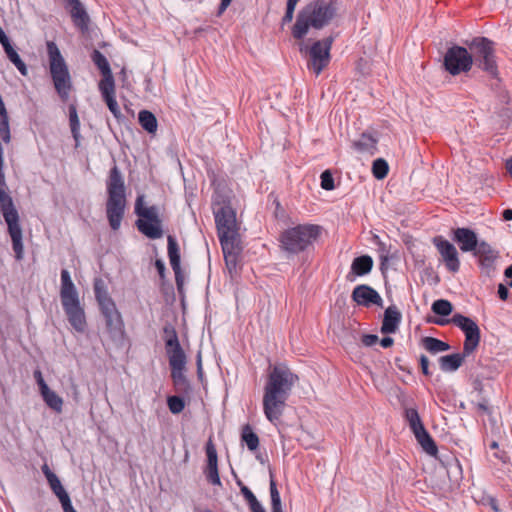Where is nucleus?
<instances>
[{
  "label": "nucleus",
  "mask_w": 512,
  "mask_h": 512,
  "mask_svg": "<svg viewBox=\"0 0 512 512\" xmlns=\"http://www.w3.org/2000/svg\"><path fill=\"white\" fill-rule=\"evenodd\" d=\"M299 377L287 364L270 365L263 387L262 406L266 419L276 425L282 418L287 401Z\"/></svg>",
  "instance_id": "f257e3e1"
},
{
  "label": "nucleus",
  "mask_w": 512,
  "mask_h": 512,
  "mask_svg": "<svg viewBox=\"0 0 512 512\" xmlns=\"http://www.w3.org/2000/svg\"><path fill=\"white\" fill-rule=\"evenodd\" d=\"M106 188V217L110 228L118 231L125 215L127 200L124 178L116 165L110 169Z\"/></svg>",
  "instance_id": "f03ea898"
},
{
  "label": "nucleus",
  "mask_w": 512,
  "mask_h": 512,
  "mask_svg": "<svg viewBox=\"0 0 512 512\" xmlns=\"http://www.w3.org/2000/svg\"><path fill=\"white\" fill-rule=\"evenodd\" d=\"M335 8L327 0H316L307 4L298 13L292 28L295 39H303L310 27L321 29L334 17Z\"/></svg>",
  "instance_id": "7ed1b4c3"
},
{
  "label": "nucleus",
  "mask_w": 512,
  "mask_h": 512,
  "mask_svg": "<svg viewBox=\"0 0 512 512\" xmlns=\"http://www.w3.org/2000/svg\"><path fill=\"white\" fill-rule=\"evenodd\" d=\"M60 300L69 324L78 333L87 328L84 307L80 303L79 293L67 269L61 271Z\"/></svg>",
  "instance_id": "20e7f679"
},
{
  "label": "nucleus",
  "mask_w": 512,
  "mask_h": 512,
  "mask_svg": "<svg viewBox=\"0 0 512 512\" xmlns=\"http://www.w3.org/2000/svg\"><path fill=\"white\" fill-rule=\"evenodd\" d=\"M163 333L173 384L177 390L187 391L190 388L189 382L184 374L187 357L179 342L176 329L173 325L166 324L163 328Z\"/></svg>",
  "instance_id": "39448f33"
},
{
  "label": "nucleus",
  "mask_w": 512,
  "mask_h": 512,
  "mask_svg": "<svg viewBox=\"0 0 512 512\" xmlns=\"http://www.w3.org/2000/svg\"><path fill=\"white\" fill-rule=\"evenodd\" d=\"M320 234L321 227L319 225H296L280 234V248L289 255H298L312 246Z\"/></svg>",
  "instance_id": "423d86ee"
},
{
  "label": "nucleus",
  "mask_w": 512,
  "mask_h": 512,
  "mask_svg": "<svg viewBox=\"0 0 512 512\" xmlns=\"http://www.w3.org/2000/svg\"><path fill=\"white\" fill-rule=\"evenodd\" d=\"M49 71L54 88L62 102H67L72 91V79L68 66L54 41H47Z\"/></svg>",
  "instance_id": "0eeeda50"
},
{
  "label": "nucleus",
  "mask_w": 512,
  "mask_h": 512,
  "mask_svg": "<svg viewBox=\"0 0 512 512\" xmlns=\"http://www.w3.org/2000/svg\"><path fill=\"white\" fill-rule=\"evenodd\" d=\"M473 63L493 78L498 77L495 44L486 37H475L468 44Z\"/></svg>",
  "instance_id": "6e6552de"
},
{
  "label": "nucleus",
  "mask_w": 512,
  "mask_h": 512,
  "mask_svg": "<svg viewBox=\"0 0 512 512\" xmlns=\"http://www.w3.org/2000/svg\"><path fill=\"white\" fill-rule=\"evenodd\" d=\"M143 198V195H140L135 202V214L139 217L136 221V227L146 237L159 239L163 235V230L158 207L154 205L145 207Z\"/></svg>",
  "instance_id": "1a4fd4ad"
},
{
  "label": "nucleus",
  "mask_w": 512,
  "mask_h": 512,
  "mask_svg": "<svg viewBox=\"0 0 512 512\" xmlns=\"http://www.w3.org/2000/svg\"><path fill=\"white\" fill-rule=\"evenodd\" d=\"M213 213L220 243L240 241L236 213L230 204L214 202Z\"/></svg>",
  "instance_id": "9d476101"
},
{
  "label": "nucleus",
  "mask_w": 512,
  "mask_h": 512,
  "mask_svg": "<svg viewBox=\"0 0 512 512\" xmlns=\"http://www.w3.org/2000/svg\"><path fill=\"white\" fill-rule=\"evenodd\" d=\"M443 64L445 70L455 76L470 71L473 58L465 47L453 45L446 51Z\"/></svg>",
  "instance_id": "9b49d317"
},
{
  "label": "nucleus",
  "mask_w": 512,
  "mask_h": 512,
  "mask_svg": "<svg viewBox=\"0 0 512 512\" xmlns=\"http://www.w3.org/2000/svg\"><path fill=\"white\" fill-rule=\"evenodd\" d=\"M451 322L463 331L465 340L463 348L465 354H472L479 346L481 333L478 324L470 317L460 313L453 315Z\"/></svg>",
  "instance_id": "f8f14e48"
},
{
  "label": "nucleus",
  "mask_w": 512,
  "mask_h": 512,
  "mask_svg": "<svg viewBox=\"0 0 512 512\" xmlns=\"http://www.w3.org/2000/svg\"><path fill=\"white\" fill-rule=\"evenodd\" d=\"M334 38L329 36L323 40H318L313 43L309 50L310 61L308 68L311 69L317 76L328 66L330 62V50Z\"/></svg>",
  "instance_id": "ddd939ff"
},
{
  "label": "nucleus",
  "mask_w": 512,
  "mask_h": 512,
  "mask_svg": "<svg viewBox=\"0 0 512 512\" xmlns=\"http://www.w3.org/2000/svg\"><path fill=\"white\" fill-rule=\"evenodd\" d=\"M105 320L106 331L112 341H123L125 337V324L116 304L112 303L100 307Z\"/></svg>",
  "instance_id": "4468645a"
},
{
  "label": "nucleus",
  "mask_w": 512,
  "mask_h": 512,
  "mask_svg": "<svg viewBox=\"0 0 512 512\" xmlns=\"http://www.w3.org/2000/svg\"><path fill=\"white\" fill-rule=\"evenodd\" d=\"M433 244L445 262L447 269L453 273L458 272L460 268V260L455 246L442 236L434 237Z\"/></svg>",
  "instance_id": "2eb2a0df"
},
{
  "label": "nucleus",
  "mask_w": 512,
  "mask_h": 512,
  "mask_svg": "<svg viewBox=\"0 0 512 512\" xmlns=\"http://www.w3.org/2000/svg\"><path fill=\"white\" fill-rule=\"evenodd\" d=\"M167 242L170 265L175 275L177 290L181 292L184 286V276L181 269L180 249L175 237H173L172 235H169L167 237Z\"/></svg>",
  "instance_id": "dca6fc26"
},
{
  "label": "nucleus",
  "mask_w": 512,
  "mask_h": 512,
  "mask_svg": "<svg viewBox=\"0 0 512 512\" xmlns=\"http://www.w3.org/2000/svg\"><path fill=\"white\" fill-rule=\"evenodd\" d=\"M351 297L354 302L364 307H369L372 304L377 306L383 305V300L379 293L366 284L356 286Z\"/></svg>",
  "instance_id": "f3484780"
},
{
  "label": "nucleus",
  "mask_w": 512,
  "mask_h": 512,
  "mask_svg": "<svg viewBox=\"0 0 512 512\" xmlns=\"http://www.w3.org/2000/svg\"><path fill=\"white\" fill-rule=\"evenodd\" d=\"M73 24L82 32L88 30L90 18L80 0H63Z\"/></svg>",
  "instance_id": "a211bd4d"
},
{
  "label": "nucleus",
  "mask_w": 512,
  "mask_h": 512,
  "mask_svg": "<svg viewBox=\"0 0 512 512\" xmlns=\"http://www.w3.org/2000/svg\"><path fill=\"white\" fill-rule=\"evenodd\" d=\"M474 255L479 258L481 268L489 275L495 271V261L498 258V252L495 251L490 244L480 241L474 250Z\"/></svg>",
  "instance_id": "6ab92c4d"
},
{
  "label": "nucleus",
  "mask_w": 512,
  "mask_h": 512,
  "mask_svg": "<svg viewBox=\"0 0 512 512\" xmlns=\"http://www.w3.org/2000/svg\"><path fill=\"white\" fill-rule=\"evenodd\" d=\"M453 240L458 243L462 252H474L479 245L477 234L469 228H457L453 232Z\"/></svg>",
  "instance_id": "aec40b11"
},
{
  "label": "nucleus",
  "mask_w": 512,
  "mask_h": 512,
  "mask_svg": "<svg viewBox=\"0 0 512 512\" xmlns=\"http://www.w3.org/2000/svg\"><path fill=\"white\" fill-rule=\"evenodd\" d=\"M373 259L369 255L358 256L353 259L350 271L346 275V280L354 282L357 277L369 274L373 268Z\"/></svg>",
  "instance_id": "412c9836"
},
{
  "label": "nucleus",
  "mask_w": 512,
  "mask_h": 512,
  "mask_svg": "<svg viewBox=\"0 0 512 512\" xmlns=\"http://www.w3.org/2000/svg\"><path fill=\"white\" fill-rule=\"evenodd\" d=\"M402 315L395 305H391L385 309L381 326L383 334H393L398 330Z\"/></svg>",
  "instance_id": "4be33fe9"
},
{
  "label": "nucleus",
  "mask_w": 512,
  "mask_h": 512,
  "mask_svg": "<svg viewBox=\"0 0 512 512\" xmlns=\"http://www.w3.org/2000/svg\"><path fill=\"white\" fill-rule=\"evenodd\" d=\"M222 252L224 255V260L227 268L230 272L236 269L238 256L240 255L242 248L240 246V241L235 242H224L220 243Z\"/></svg>",
  "instance_id": "5701e85b"
},
{
  "label": "nucleus",
  "mask_w": 512,
  "mask_h": 512,
  "mask_svg": "<svg viewBox=\"0 0 512 512\" xmlns=\"http://www.w3.org/2000/svg\"><path fill=\"white\" fill-rule=\"evenodd\" d=\"M91 59L102 74V79L100 80L98 85L115 82L109 62L107 58L99 50L95 49L92 52Z\"/></svg>",
  "instance_id": "b1692460"
},
{
  "label": "nucleus",
  "mask_w": 512,
  "mask_h": 512,
  "mask_svg": "<svg viewBox=\"0 0 512 512\" xmlns=\"http://www.w3.org/2000/svg\"><path fill=\"white\" fill-rule=\"evenodd\" d=\"M103 100L107 104L110 112L114 117L119 118L121 115L120 108L115 97V82L98 85Z\"/></svg>",
  "instance_id": "393cba45"
},
{
  "label": "nucleus",
  "mask_w": 512,
  "mask_h": 512,
  "mask_svg": "<svg viewBox=\"0 0 512 512\" xmlns=\"http://www.w3.org/2000/svg\"><path fill=\"white\" fill-rule=\"evenodd\" d=\"M470 354H465L464 350L462 353H454L450 355L441 356L439 358V366L443 372H454L464 362L465 358Z\"/></svg>",
  "instance_id": "a878e982"
},
{
  "label": "nucleus",
  "mask_w": 512,
  "mask_h": 512,
  "mask_svg": "<svg viewBox=\"0 0 512 512\" xmlns=\"http://www.w3.org/2000/svg\"><path fill=\"white\" fill-rule=\"evenodd\" d=\"M41 469L47 479V482L51 490L58 497L59 501H62L64 498L69 497L68 493L62 486L59 478L54 472L51 471L49 466L47 464H44Z\"/></svg>",
  "instance_id": "bb28decb"
},
{
  "label": "nucleus",
  "mask_w": 512,
  "mask_h": 512,
  "mask_svg": "<svg viewBox=\"0 0 512 512\" xmlns=\"http://www.w3.org/2000/svg\"><path fill=\"white\" fill-rule=\"evenodd\" d=\"M377 139L372 135L363 133L360 138L353 142V148L361 153H369L373 155L377 148Z\"/></svg>",
  "instance_id": "cd10ccee"
},
{
  "label": "nucleus",
  "mask_w": 512,
  "mask_h": 512,
  "mask_svg": "<svg viewBox=\"0 0 512 512\" xmlns=\"http://www.w3.org/2000/svg\"><path fill=\"white\" fill-rule=\"evenodd\" d=\"M93 289L96 301L99 307L110 305L115 303L107 292L105 282L101 278H96L93 283Z\"/></svg>",
  "instance_id": "c85d7f7f"
},
{
  "label": "nucleus",
  "mask_w": 512,
  "mask_h": 512,
  "mask_svg": "<svg viewBox=\"0 0 512 512\" xmlns=\"http://www.w3.org/2000/svg\"><path fill=\"white\" fill-rule=\"evenodd\" d=\"M3 49L6 53L7 58L14 64V66L17 68L20 74L23 76H27L28 68L25 62L21 59V57L15 50V48L12 46V44L9 42L5 46H3Z\"/></svg>",
  "instance_id": "c756f323"
},
{
  "label": "nucleus",
  "mask_w": 512,
  "mask_h": 512,
  "mask_svg": "<svg viewBox=\"0 0 512 512\" xmlns=\"http://www.w3.org/2000/svg\"><path fill=\"white\" fill-rule=\"evenodd\" d=\"M241 442L244 443L250 451H255L259 447V437L249 424L242 427Z\"/></svg>",
  "instance_id": "7c9ffc66"
},
{
  "label": "nucleus",
  "mask_w": 512,
  "mask_h": 512,
  "mask_svg": "<svg viewBox=\"0 0 512 512\" xmlns=\"http://www.w3.org/2000/svg\"><path fill=\"white\" fill-rule=\"evenodd\" d=\"M138 120L141 127L148 133L154 134L157 131V119L152 112L148 110L140 111L138 114Z\"/></svg>",
  "instance_id": "2f4dec72"
},
{
  "label": "nucleus",
  "mask_w": 512,
  "mask_h": 512,
  "mask_svg": "<svg viewBox=\"0 0 512 512\" xmlns=\"http://www.w3.org/2000/svg\"><path fill=\"white\" fill-rule=\"evenodd\" d=\"M423 347L432 354L444 352L450 349V345L434 337H424L422 339Z\"/></svg>",
  "instance_id": "473e14b6"
},
{
  "label": "nucleus",
  "mask_w": 512,
  "mask_h": 512,
  "mask_svg": "<svg viewBox=\"0 0 512 512\" xmlns=\"http://www.w3.org/2000/svg\"><path fill=\"white\" fill-rule=\"evenodd\" d=\"M46 405L56 411L57 413L62 412L63 408V399L50 388L41 394Z\"/></svg>",
  "instance_id": "72a5a7b5"
},
{
  "label": "nucleus",
  "mask_w": 512,
  "mask_h": 512,
  "mask_svg": "<svg viewBox=\"0 0 512 512\" xmlns=\"http://www.w3.org/2000/svg\"><path fill=\"white\" fill-rule=\"evenodd\" d=\"M69 111V124L72 136L76 143L79 142L80 139V121L77 113V108L75 104H70L68 107Z\"/></svg>",
  "instance_id": "f704fd0d"
},
{
  "label": "nucleus",
  "mask_w": 512,
  "mask_h": 512,
  "mask_svg": "<svg viewBox=\"0 0 512 512\" xmlns=\"http://www.w3.org/2000/svg\"><path fill=\"white\" fill-rule=\"evenodd\" d=\"M404 418L407 421L409 428L411 431L418 429L419 427L424 426L423 422L419 416V413L415 407H405L404 408Z\"/></svg>",
  "instance_id": "c9c22d12"
},
{
  "label": "nucleus",
  "mask_w": 512,
  "mask_h": 512,
  "mask_svg": "<svg viewBox=\"0 0 512 512\" xmlns=\"http://www.w3.org/2000/svg\"><path fill=\"white\" fill-rule=\"evenodd\" d=\"M388 171H389V166H388V163L386 162V160H384L382 158H378V159L374 160L373 165H372V173L376 179H378V180L384 179L387 176Z\"/></svg>",
  "instance_id": "e433bc0d"
},
{
  "label": "nucleus",
  "mask_w": 512,
  "mask_h": 512,
  "mask_svg": "<svg viewBox=\"0 0 512 512\" xmlns=\"http://www.w3.org/2000/svg\"><path fill=\"white\" fill-rule=\"evenodd\" d=\"M271 512H283L281 498L274 479L270 480Z\"/></svg>",
  "instance_id": "4c0bfd02"
},
{
  "label": "nucleus",
  "mask_w": 512,
  "mask_h": 512,
  "mask_svg": "<svg viewBox=\"0 0 512 512\" xmlns=\"http://www.w3.org/2000/svg\"><path fill=\"white\" fill-rule=\"evenodd\" d=\"M432 311L441 316H448L451 314L453 307L452 304L445 299H439L433 302Z\"/></svg>",
  "instance_id": "58836bf2"
},
{
  "label": "nucleus",
  "mask_w": 512,
  "mask_h": 512,
  "mask_svg": "<svg viewBox=\"0 0 512 512\" xmlns=\"http://www.w3.org/2000/svg\"><path fill=\"white\" fill-rule=\"evenodd\" d=\"M0 136L4 143H9L11 140L8 112L4 115L0 114Z\"/></svg>",
  "instance_id": "ea45409f"
},
{
  "label": "nucleus",
  "mask_w": 512,
  "mask_h": 512,
  "mask_svg": "<svg viewBox=\"0 0 512 512\" xmlns=\"http://www.w3.org/2000/svg\"><path fill=\"white\" fill-rule=\"evenodd\" d=\"M167 405L171 413L179 414L185 408V402L183 398L179 396H169L167 399Z\"/></svg>",
  "instance_id": "a19ab883"
},
{
  "label": "nucleus",
  "mask_w": 512,
  "mask_h": 512,
  "mask_svg": "<svg viewBox=\"0 0 512 512\" xmlns=\"http://www.w3.org/2000/svg\"><path fill=\"white\" fill-rule=\"evenodd\" d=\"M206 455H207V466L206 467H218L217 451H216V448L211 440H209L206 444Z\"/></svg>",
  "instance_id": "79ce46f5"
},
{
  "label": "nucleus",
  "mask_w": 512,
  "mask_h": 512,
  "mask_svg": "<svg viewBox=\"0 0 512 512\" xmlns=\"http://www.w3.org/2000/svg\"><path fill=\"white\" fill-rule=\"evenodd\" d=\"M375 243L377 244L378 252L380 253L381 265H384L390 259V247L382 242L378 236H375Z\"/></svg>",
  "instance_id": "37998d69"
},
{
  "label": "nucleus",
  "mask_w": 512,
  "mask_h": 512,
  "mask_svg": "<svg viewBox=\"0 0 512 512\" xmlns=\"http://www.w3.org/2000/svg\"><path fill=\"white\" fill-rule=\"evenodd\" d=\"M206 479L212 485H221L218 467H206L204 470Z\"/></svg>",
  "instance_id": "c03bdc74"
},
{
  "label": "nucleus",
  "mask_w": 512,
  "mask_h": 512,
  "mask_svg": "<svg viewBox=\"0 0 512 512\" xmlns=\"http://www.w3.org/2000/svg\"><path fill=\"white\" fill-rule=\"evenodd\" d=\"M321 188L327 191H331L335 188L334 178L330 170L322 172L321 176Z\"/></svg>",
  "instance_id": "a18cd8bd"
},
{
  "label": "nucleus",
  "mask_w": 512,
  "mask_h": 512,
  "mask_svg": "<svg viewBox=\"0 0 512 512\" xmlns=\"http://www.w3.org/2000/svg\"><path fill=\"white\" fill-rule=\"evenodd\" d=\"M423 451H425L428 455L435 457L438 453L437 445L434 439L430 436L423 443L420 444Z\"/></svg>",
  "instance_id": "49530a36"
},
{
  "label": "nucleus",
  "mask_w": 512,
  "mask_h": 512,
  "mask_svg": "<svg viewBox=\"0 0 512 512\" xmlns=\"http://www.w3.org/2000/svg\"><path fill=\"white\" fill-rule=\"evenodd\" d=\"M412 432H413L417 442L419 443V445L431 436L424 426L419 427L418 429H416Z\"/></svg>",
  "instance_id": "de8ad7c7"
},
{
  "label": "nucleus",
  "mask_w": 512,
  "mask_h": 512,
  "mask_svg": "<svg viewBox=\"0 0 512 512\" xmlns=\"http://www.w3.org/2000/svg\"><path fill=\"white\" fill-rule=\"evenodd\" d=\"M239 485H240L241 494L243 495V497L245 498V500L247 501L248 504H250L253 501L257 500V498L254 495V493L247 486L241 485L240 482H239Z\"/></svg>",
  "instance_id": "09e8293b"
},
{
  "label": "nucleus",
  "mask_w": 512,
  "mask_h": 512,
  "mask_svg": "<svg viewBox=\"0 0 512 512\" xmlns=\"http://www.w3.org/2000/svg\"><path fill=\"white\" fill-rule=\"evenodd\" d=\"M476 407L483 414H491V409L489 407V400L487 398H482L479 402L476 403Z\"/></svg>",
  "instance_id": "8fccbe9b"
},
{
  "label": "nucleus",
  "mask_w": 512,
  "mask_h": 512,
  "mask_svg": "<svg viewBox=\"0 0 512 512\" xmlns=\"http://www.w3.org/2000/svg\"><path fill=\"white\" fill-rule=\"evenodd\" d=\"M379 338L375 334H365L362 336L363 345L370 347L378 342Z\"/></svg>",
  "instance_id": "3c124183"
},
{
  "label": "nucleus",
  "mask_w": 512,
  "mask_h": 512,
  "mask_svg": "<svg viewBox=\"0 0 512 512\" xmlns=\"http://www.w3.org/2000/svg\"><path fill=\"white\" fill-rule=\"evenodd\" d=\"M419 362H420L422 373L426 376H430L431 372L429 371L428 358L424 354H422V355H420Z\"/></svg>",
  "instance_id": "603ef678"
},
{
  "label": "nucleus",
  "mask_w": 512,
  "mask_h": 512,
  "mask_svg": "<svg viewBox=\"0 0 512 512\" xmlns=\"http://www.w3.org/2000/svg\"><path fill=\"white\" fill-rule=\"evenodd\" d=\"M155 268H156L160 278L163 279L165 277L166 267H165L164 262L161 259H157L155 261Z\"/></svg>",
  "instance_id": "864d4df0"
},
{
  "label": "nucleus",
  "mask_w": 512,
  "mask_h": 512,
  "mask_svg": "<svg viewBox=\"0 0 512 512\" xmlns=\"http://www.w3.org/2000/svg\"><path fill=\"white\" fill-rule=\"evenodd\" d=\"M60 502L62 504L64 512H76V510L73 508V506L71 504L70 497L64 498Z\"/></svg>",
  "instance_id": "5fc2aeb1"
},
{
  "label": "nucleus",
  "mask_w": 512,
  "mask_h": 512,
  "mask_svg": "<svg viewBox=\"0 0 512 512\" xmlns=\"http://www.w3.org/2000/svg\"><path fill=\"white\" fill-rule=\"evenodd\" d=\"M508 288L504 284H499L498 286V295L501 300H506L508 298Z\"/></svg>",
  "instance_id": "6e6d98bb"
},
{
  "label": "nucleus",
  "mask_w": 512,
  "mask_h": 512,
  "mask_svg": "<svg viewBox=\"0 0 512 512\" xmlns=\"http://www.w3.org/2000/svg\"><path fill=\"white\" fill-rule=\"evenodd\" d=\"M231 2H232V0H221L219 7H218V11H217V16H221L226 11V9L229 7Z\"/></svg>",
  "instance_id": "4d7b16f0"
},
{
  "label": "nucleus",
  "mask_w": 512,
  "mask_h": 512,
  "mask_svg": "<svg viewBox=\"0 0 512 512\" xmlns=\"http://www.w3.org/2000/svg\"><path fill=\"white\" fill-rule=\"evenodd\" d=\"M251 512H266L258 500L248 504Z\"/></svg>",
  "instance_id": "13d9d810"
},
{
  "label": "nucleus",
  "mask_w": 512,
  "mask_h": 512,
  "mask_svg": "<svg viewBox=\"0 0 512 512\" xmlns=\"http://www.w3.org/2000/svg\"><path fill=\"white\" fill-rule=\"evenodd\" d=\"M488 504L494 512H501V509L499 508V504L496 498L489 497Z\"/></svg>",
  "instance_id": "bf43d9fd"
},
{
  "label": "nucleus",
  "mask_w": 512,
  "mask_h": 512,
  "mask_svg": "<svg viewBox=\"0 0 512 512\" xmlns=\"http://www.w3.org/2000/svg\"><path fill=\"white\" fill-rule=\"evenodd\" d=\"M394 343V340L393 338L389 337V336H386L384 338H382L380 340V345L383 347V348H389L393 345Z\"/></svg>",
  "instance_id": "052dcab7"
},
{
  "label": "nucleus",
  "mask_w": 512,
  "mask_h": 512,
  "mask_svg": "<svg viewBox=\"0 0 512 512\" xmlns=\"http://www.w3.org/2000/svg\"><path fill=\"white\" fill-rule=\"evenodd\" d=\"M294 11L286 9L285 15L282 18V24L290 23L293 19Z\"/></svg>",
  "instance_id": "680f3d73"
},
{
  "label": "nucleus",
  "mask_w": 512,
  "mask_h": 512,
  "mask_svg": "<svg viewBox=\"0 0 512 512\" xmlns=\"http://www.w3.org/2000/svg\"><path fill=\"white\" fill-rule=\"evenodd\" d=\"M197 374L199 378L203 376L202 358L200 352L197 355Z\"/></svg>",
  "instance_id": "e2e57ef3"
},
{
  "label": "nucleus",
  "mask_w": 512,
  "mask_h": 512,
  "mask_svg": "<svg viewBox=\"0 0 512 512\" xmlns=\"http://www.w3.org/2000/svg\"><path fill=\"white\" fill-rule=\"evenodd\" d=\"M494 456L497 459H499L500 461H502L503 463H506L509 459V457L505 451H498V452L494 453Z\"/></svg>",
  "instance_id": "0e129e2a"
},
{
  "label": "nucleus",
  "mask_w": 512,
  "mask_h": 512,
  "mask_svg": "<svg viewBox=\"0 0 512 512\" xmlns=\"http://www.w3.org/2000/svg\"><path fill=\"white\" fill-rule=\"evenodd\" d=\"M37 384L39 386V390H40V393H44L45 391H47L49 389L48 385L46 384L44 378H41V379H38L37 381Z\"/></svg>",
  "instance_id": "69168bd1"
},
{
  "label": "nucleus",
  "mask_w": 512,
  "mask_h": 512,
  "mask_svg": "<svg viewBox=\"0 0 512 512\" xmlns=\"http://www.w3.org/2000/svg\"><path fill=\"white\" fill-rule=\"evenodd\" d=\"M9 42H10L9 38L7 37V35L3 31V29L0 27V43H1V45L5 46Z\"/></svg>",
  "instance_id": "338daca9"
},
{
  "label": "nucleus",
  "mask_w": 512,
  "mask_h": 512,
  "mask_svg": "<svg viewBox=\"0 0 512 512\" xmlns=\"http://www.w3.org/2000/svg\"><path fill=\"white\" fill-rule=\"evenodd\" d=\"M502 217L505 221L512 220V209H505L502 213Z\"/></svg>",
  "instance_id": "774afa93"
}]
</instances>
